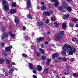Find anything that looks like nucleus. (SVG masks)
<instances>
[{"instance_id": "obj_1", "label": "nucleus", "mask_w": 78, "mask_h": 78, "mask_svg": "<svg viewBox=\"0 0 78 78\" xmlns=\"http://www.w3.org/2000/svg\"><path fill=\"white\" fill-rule=\"evenodd\" d=\"M63 49L64 51H71L73 53H75L76 51V49L74 48H72L71 46L70 45H67V44H65L64 46Z\"/></svg>"}, {"instance_id": "obj_2", "label": "nucleus", "mask_w": 78, "mask_h": 78, "mask_svg": "<svg viewBox=\"0 0 78 78\" xmlns=\"http://www.w3.org/2000/svg\"><path fill=\"white\" fill-rule=\"evenodd\" d=\"M62 38V35H59V34L57 36H55V40L57 41H60Z\"/></svg>"}, {"instance_id": "obj_3", "label": "nucleus", "mask_w": 78, "mask_h": 78, "mask_svg": "<svg viewBox=\"0 0 78 78\" xmlns=\"http://www.w3.org/2000/svg\"><path fill=\"white\" fill-rule=\"evenodd\" d=\"M27 6L28 8H30L31 6V1L30 0H27Z\"/></svg>"}, {"instance_id": "obj_4", "label": "nucleus", "mask_w": 78, "mask_h": 78, "mask_svg": "<svg viewBox=\"0 0 78 78\" xmlns=\"http://www.w3.org/2000/svg\"><path fill=\"white\" fill-rule=\"evenodd\" d=\"M51 1L54 2H56L54 4V6L55 8H56L58 5H59V2H58V0H51Z\"/></svg>"}, {"instance_id": "obj_5", "label": "nucleus", "mask_w": 78, "mask_h": 78, "mask_svg": "<svg viewBox=\"0 0 78 78\" xmlns=\"http://www.w3.org/2000/svg\"><path fill=\"white\" fill-rule=\"evenodd\" d=\"M14 20L16 26H18L19 25V18H16L14 19Z\"/></svg>"}, {"instance_id": "obj_6", "label": "nucleus", "mask_w": 78, "mask_h": 78, "mask_svg": "<svg viewBox=\"0 0 78 78\" xmlns=\"http://www.w3.org/2000/svg\"><path fill=\"white\" fill-rule=\"evenodd\" d=\"M8 34L7 33H6L5 34L2 35V40H3L5 38L8 37Z\"/></svg>"}, {"instance_id": "obj_7", "label": "nucleus", "mask_w": 78, "mask_h": 78, "mask_svg": "<svg viewBox=\"0 0 78 78\" xmlns=\"http://www.w3.org/2000/svg\"><path fill=\"white\" fill-rule=\"evenodd\" d=\"M16 12L17 10L15 9H11L10 10V13L12 14H15V13H16Z\"/></svg>"}, {"instance_id": "obj_8", "label": "nucleus", "mask_w": 78, "mask_h": 78, "mask_svg": "<svg viewBox=\"0 0 78 78\" xmlns=\"http://www.w3.org/2000/svg\"><path fill=\"white\" fill-rule=\"evenodd\" d=\"M11 48H12V46H11L9 47H7L5 48V50L6 51H9L11 50Z\"/></svg>"}, {"instance_id": "obj_9", "label": "nucleus", "mask_w": 78, "mask_h": 78, "mask_svg": "<svg viewBox=\"0 0 78 78\" xmlns=\"http://www.w3.org/2000/svg\"><path fill=\"white\" fill-rule=\"evenodd\" d=\"M63 18L64 20H66L68 18H69L70 17V15H67L66 14L65 15L63 16Z\"/></svg>"}, {"instance_id": "obj_10", "label": "nucleus", "mask_w": 78, "mask_h": 78, "mask_svg": "<svg viewBox=\"0 0 78 78\" xmlns=\"http://www.w3.org/2000/svg\"><path fill=\"white\" fill-rule=\"evenodd\" d=\"M30 69H35V67L34 66H33V64L31 63H30L29 64Z\"/></svg>"}, {"instance_id": "obj_11", "label": "nucleus", "mask_w": 78, "mask_h": 78, "mask_svg": "<svg viewBox=\"0 0 78 78\" xmlns=\"http://www.w3.org/2000/svg\"><path fill=\"white\" fill-rule=\"evenodd\" d=\"M59 54L56 53L55 54H53L52 55V58H56V57H58V56H59Z\"/></svg>"}, {"instance_id": "obj_12", "label": "nucleus", "mask_w": 78, "mask_h": 78, "mask_svg": "<svg viewBox=\"0 0 78 78\" xmlns=\"http://www.w3.org/2000/svg\"><path fill=\"white\" fill-rule=\"evenodd\" d=\"M37 70H38V71H41L42 70V68L41 66H37Z\"/></svg>"}, {"instance_id": "obj_13", "label": "nucleus", "mask_w": 78, "mask_h": 78, "mask_svg": "<svg viewBox=\"0 0 78 78\" xmlns=\"http://www.w3.org/2000/svg\"><path fill=\"white\" fill-rule=\"evenodd\" d=\"M14 67L13 68H12L11 69H9V73H10L11 74V73H12L13 72V71H14Z\"/></svg>"}, {"instance_id": "obj_14", "label": "nucleus", "mask_w": 78, "mask_h": 78, "mask_svg": "<svg viewBox=\"0 0 78 78\" xmlns=\"http://www.w3.org/2000/svg\"><path fill=\"white\" fill-rule=\"evenodd\" d=\"M67 27V24L65 23H62V28L63 29H66Z\"/></svg>"}, {"instance_id": "obj_15", "label": "nucleus", "mask_w": 78, "mask_h": 78, "mask_svg": "<svg viewBox=\"0 0 78 78\" xmlns=\"http://www.w3.org/2000/svg\"><path fill=\"white\" fill-rule=\"evenodd\" d=\"M38 26L41 27V26H42L43 25V23L42 22H39L37 23Z\"/></svg>"}, {"instance_id": "obj_16", "label": "nucleus", "mask_w": 78, "mask_h": 78, "mask_svg": "<svg viewBox=\"0 0 78 78\" xmlns=\"http://www.w3.org/2000/svg\"><path fill=\"white\" fill-rule=\"evenodd\" d=\"M4 8L5 10L6 11V10H8L9 9V7L8 6L4 5Z\"/></svg>"}, {"instance_id": "obj_17", "label": "nucleus", "mask_w": 78, "mask_h": 78, "mask_svg": "<svg viewBox=\"0 0 78 78\" xmlns=\"http://www.w3.org/2000/svg\"><path fill=\"white\" fill-rule=\"evenodd\" d=\"M4 60V61H5V62H7V64H9L10 61L9 60H8V58H5Z\"/></svg>"}, {"instance_id": "obj_18", "label": "nucleus", "mask_w": 78, "mask_h": 78, "mask_svg": "<svg viewBox=\"0 0 78 78\" xmlns=\"http://www.w3.org/2000/svg\"><path fill=\"white\" fill-rule=\"evenodd\" d=\"M44 40V38L42 37H41L37 39V41H43Z\"/></svg>"}, {"instance_id": "obj_19", "label": "nucleus", "mask_w": 78, "mask_h": 78, "mask_svg": "<svg viewBox=\"0 0 78 78\" xmlns=\"http://www.w3.org/2000/svg\"><path fill=\"white\" fill-rule=\"evenodd\" d=\"M39 50L40 52H41V53H44L45 52V51L42 48H40L39 49Z\"/></svg>"}, {"instance_id": "obj_20", "label": "nucleus", "mask_w": 78, "mask_h": 78, "mask_svg": "<svg viewBox=\"0 0 78 78\" xmlns=\"http://www.w3.org/2000/svg\"><path fill=\"white\" fill-rule=\"evenodd\" d=\"M16 6H17V4L16 3L13 2L12 3V7H16Z\"/></svg>"}, {"instance_id": "obj_21", "label": "nucleus", "mask_w": 78, "mask_h": 78, "mask_svg": "<svg viewBox=\"0 0 78 78\" xmlns=\"http://www.w3.org/2000/svg\"><path fill=\"white\" fill-rule=\"evenodd\" d=\"M4 60L3 58H1L0 59V63L2 64L4 62Z\"/></svg>"}, {"instance_id": "obj_22", "label": "nucleus", "mask_w": 78, "mask_h": 78, "mask_svg": "<svg viewBox=\"0 0 78 78\" xmlns=\"http://www.w3.org/2000/svg\"><path fill=\"white\" fill-rule=\"evenodd\" d=\"M67 10H68L69 12H70V11H72V8H71L70 7H67Z\"/></svg>"}, {"instance_id": "obj_23", "label": "nucleus", "mask_w": 78, "mask_h": 78, "mask_svg": "<svg viewBox=\"0 0 78 78\" xmlns=\"http://www.w3.org/2000/svg\"><path fill=\"white\" fill-rule=\"evenodd\" d=\"M63 6L64 8H67V5L66 3L65 2H64L63 3Z\"/></svg>"}, {"instance_id": "obj_24", "label": "nucleus", "mask_w": 78, "mask_h": 78, "mask_svg": "<svg viewBox=\"0 0 78 78\" xmlns=\"http://www.w3.org/2000/svg\"><path fill=\"white\" fill-rule=\"evenodd\" d=\"M72 20L73 22H78V20L76 18H73L72 19Z\"/></svg>"}, {"instance_id": "obj_25", "label": "nucleus", "mask_w": 78, "mask_h": 78, "mask_svg": "<svg viewBox=\"0 0 78 78\" xmlns=\"http://www.w3.org/2000/svg\"><path fill=\"white\" fill-rule=\"evenodd\" d=\"M2 3L3 5H5L6 4V3H7V2L6 0H2Z\"/></svg>"}, {"instance_id": "obj_26", "label": "nucleus", "mask_w": 78, "mask_h": 78, "mask_svg": "<svg viewBox=\"0 0 78 78\" xmlns=\"http://www.w3.org/2000/svg\"><path fill=\"white\" fill-rule=\"evenodd\" d=\"M41 9L43 10H45L46 9V7H45V6L43 5L42 6Z\"/></svg>"}, {"instance_id": "obj_27", "label": "nucleus", "mask_w": 78, "mask_h": 78, "mask_svg": "<svg viewBox=\"0 0 78 78\" xmlns=\"http://www.w3.org/2000/svg\"><path fill=\"white\" fill-rule=\"evenodd\" d=\"M27 17L28 19H31L32 18L30 14L27 15Z\"/></svg>"}, {"instance_id": "obj_28", "label": "nucleus", "mask_w": 78, "mask_h": 78, "mask_svg": "<svg viewBox=\"0 0 78 78\" xmlns=\"http://www.w3.org/2000/svg\"><path fill=\"white\" fill-rule=\"evenodd\" d=\"M54 24L55 25V27H59V25H58V23H55Z\"/></svg>"}, {"instance_id": "obj_29", "label": "nucleus", "mask_w": 78, "mask_h": 78, "mask_svg": "<svg viewBox=\"0 0 78 78\" xmlns=\"http://www.w3.org/2000/svg\"><path fill=\"white\" fill-rule=\"evenodd\" d=\"M64 32L63 31H61L60 32V34L59 35L60 36H62V35H64Z\"/></svg>"}, {"instance_id": "obj_30", "label": "nucleus", "mask_w": 78, "mask_h": 78, "mask_svg": "<svg viewBox=\"0 0 78 78\" xmlns=\"http://www.w3.org/2000/svg\"><path fill=\"white\" fill-rule=\"evenodd\" d=\"M51 20L52 21H55L56 20V19L54 17H52L51 18Z\"/></svg>"}, {"instance_id": "obj_31", "label": "nucleus", "mask_w": 78, "mask_h": 78, "mask_svg": "<svg viewBox=\"0 0 78 78\" xmlns=\"http://www.w3.org/2000/svg\"><path fill=\"white\" fill-rule=\"evenodd\" d=\"M73 52L72 51H69V52H68V54H69V55H73Z\"/></svg>"}, {"instance_id": "obj_32", "label": "nucleus", "mask_w": 78, "mask_h": 78, "mask_svg": "<svg viewBox=\"0 0 78 78\" xmlns=\"http://www.w3.org/2000/svg\"><path fill=\"white\" fill-rule=\"evenodd\" d=\"M69 71H67L65 72L64 73V75H69Z\"/></svg>"}, {"instance_id": "obj_33", "label": "nucleus", "mask_w": 78, "mask_h": 78, "mask_svg": "<svg viewBox=\"0 0 78 78\" xmlns=\"http://www.w3.org/2000/svg\"><path fill=\"white\" fill-rule=\"evenodd\" d=\"M62 54L63 55H66V53L64 51H62Z\"/></svg>"}, {"instance_id": "obj_34", "label": "nucleus", "mask_w": 78, "mask_h": 78, "mask_svg": "<svg viewBox=\"0 0 78 78\" xmlns=\"http://www.w3.org/2000/svg\"><path fill=\"white\" fill-rule=\"evenodd\" d=\"M73 76H75V77H76V76H78V74L74 73Z\"/></svg>"}, {"instance_id": "obj_35", "label": "nucleus", "mask_w": 78, "mask_h": 78, "mask_svg": "<svg viewBox=\"0 0 78 78\" xmlns=\"http://www.w3.org/2000/svg\"><path fill=\"white\" fill-rule=\"evenodd\" d=\"M22 56L24 57L25 58H27V55L26 54H22Z\"/></svg>"}, {"instance_id": "obj_36", "label": "nucleus", "mask_w": 78, "mask_h": 78, "mask_svg": "<svg viewBox=\"0 0 78 78\" xmlns=\"http://www.w3.org/2000/svg\"><path fill=\"white\" fill-rule=\"evenodd\" d=\"M48 69H45L44 71V73H48Z\"/></svg>"}, {"instance_id": "obj_37", "label": "nucleus", "mask_w": 78, "mask_h": 78, "mask_svg": "<svg viewBox=\"0 0 78 78\" xmlns=\"http://www.w3.org/2000/svg\"><path fill=\"white\" fill-rule=\"evenodd\" d=\"M24 38L25 39H26V40H28V36H26L25 37H24Z\"/></svg>"}, {"instance_id": "obj_38", "label": "nucleus", "mask_w": 78, "mask_h": 78, "mask_svg": "<svg viewBox=\"0 0 78 78\" xmlns=\"http://www.w3.org/2000/svg\"><path fill=\"white\" fill-rule=\"evenodd\" d=\"M46 58L44 56H42V59L43 60H45Z\"/></svg>"}, {"instance_id": "obj_39", "label": "nucleus", "mask_w": 78, "mask_h": 78, "mask_svg": "<svg viewBox=\"0 0 78 78\" xmlns=\"http://www.w3.org/2000/svg\"><path fill=\"white\" fill-rule=\"evenodd\" d=\"M50 14L49 12H46V16H50Z\"/></svg>"}, {"instance_id": "obj_40", "label": "nucleus", "mask_w": 78, "mask_h": 78, "mask_svg": "<svg viewBox=\"0 0 78 78\" xmlns=\"http://www.w3.org/2000/svg\"><path fill=\"white\" fill-rule=\"evenodd\" d=\"M36 55H37L38 56H40L41 55H40V53H38V52H37Z\"/></svg>"}, {"instance_id": "obj_41", "label": "nucleus", "mask_w": 78, "mask_h": 78, "mask_svg": "<svg viewBox=\"0 0 78 78\" xmlns=\"http://www.w3.org/2000/svg\"><path fill=\"white\" fill-rule=\"evenodd\" d=\"M51 61V59H48L47 60V62H50Z\"/></svg>"}, {"instance_id": "obj_42", "label": "nucleus", "mask_w": 78, "mask_h": 78, "mask_svg": "<svg viewBox=\"0 0 78 78\" xmlns=\"http://www.w3.org/2000/svg\"><path fill=\"white\" fill-rule=\"evenodd\" d=\"M50 22V21L48 20H46V22L47 23H48Z\"/></svg>"}, {"instance_id": "obj_43", "label": "nucleus", "mask_w": 78, "mask_h": 78, "mask_svg": "<svg viewBox=\"0 0 78 78\" xmlns=\"http://www.w3.org/2000/svg\"><path fill=\"white\" fill-rule=\"evenodd\" d=\"M58 9H59V10H62V9H63L62 7V6L59 7L58 8Z\"/></svg>"}, {"instance_id": "obj_44", "label": "nucleus", "mask_w": 78, "mask_h": 78, "mask_svg": "<svg viewBox=\"0 0 78 78\" xmlns=\"http://www.w3.org/2000/svg\"><path fill=\"white\" fill-rule=\"evenodd\" d=\"M5 75L6 76H8L9 75L8 73L7 72H5Z\"/></svg>"}, {"instance_id": "obj_45", "label": "nucleus", "mask_w": 78, "mask_h": 78, "mask_svg": "<svg viewBox=\"0 0 78 78\" xmlns=\"http://www.w3.org/2000/svg\"><path fill=\"white\" fill-rule=\"evenodd\" d=\"M74 60H75V59H74V58H72L70 59V61H74Z\"/></svg>"}, {"instance_id": "obj_46", "label": "nucleus", "mask_w": 78, "mask_h": 78, "mask_svg": "<svg viewBox=\"0 0 78 78\" xmlns=\"http://www.w3.org/2000/svg\"><path fill=\"white\" fill-rule=\"evenodd\" d=\"M10 36H11L12 37H15V35L13 34H12Z\"/></svg>"}, {"instance_id": "obj_47", "label": "nucleus", "mask_w": 78, "mask_h": 78, "mask_svg": "<svg viewBox=\"0 0 78 78\" xmlns=\"http://www.w3.org/2000/svg\"><path fill=\"white\" fill-rule=\"evenodd\" d=\"M72 40L73 41V42H75V41H76V39L73 38Z\"/></svg>"}, {"instance_id": "obj_48", "label": "nucleus", "mask_w": 78, "mask_h": 78, "mask_svg": "<svg viewBox=\"0 0 78 78\" xmlns=\"http://www.w3.org/2000/svg\"><path fill=\"white\" fill-rule=\"evenodd\" d=\"M5 45V43H1V46H3Z\"/></svg>"}, {"instance_id": "obj_49", "label": "nucleus", "mask_w": 78, "mask_h": 78, "mask_svg": "<svg viewBox=\"0 0 78 78\" xmlns=\"http://www.w3.org/2000/svg\"><path fill=\"white\" fill-rule=\"evenodd\" d=\"M5 30H6V29H5V28H3L2 30V31L3 32L5 31Z\"/></svg>"}, {"instance_id": "obj_50", "label": "nucleus", "mask_w": 78, "mask_h": 78, "mask_svg": "<svg viewBox=\"0 0 78 78\" xmlns=\"http://www.w3.org/2000/svg\"><path fill=\"white\" fill-rule=\"evenodd\" d=\"M69 25H70V27H73V24H72V23H70L69 24Z\"/></svg>"}, {"instance_id": "obj_51", "label": "nucleus", "mask_w": 78, "mask_h": 78, "mask_svg": "<svg viewBox=\"0 0 78 78\" xmlns=\"http://www.w3.org/2000/svg\"><path fill=\"white\" fill-rule=\"evenodd\" d=\"M12 32H11V31H9V35H11L12 34Z\"/></svg>"}, {"instance_id": "obj_52", "label": "nucleus", "mask_w": 78, "mask_h": 78, "mask_svg": "<svg viewBox=\"0 0 78 78\" xmlns=\"http://www.w3.org/2000/svg\"><path fill=\"white\" fill-rule=\"evenodd\" d=\"M43 14L44 16H46V12H43Z\"/></svg>"}, {"instance_id": "obj_53", "label": "nucleus", "mask_w": 78, "mask_h": 78, "mask_svg": "<svg viewBox=\"0 0 78 78\" xmlns=\"http://www.w3.org/2000/svg\"><path fill=\"white\" fill-rule=\"evenodd\" d=\"M49 64H50V63L49 62H47L46 63V65H47V66H48Z\"/></svg>"}, {"instance_id": "obj_54", "label": "nucleus", "mask_w": 78, "mask_h": 78, "mask_svg": "<svg viewBox=\"0 0 78 78\" xmlns=\"http://www.w3.org/2000/svg\"><path fill=\"white\" fill-rule=\"evenodd\" d=\"M63 60H64V61H67V58L65 57H64L63 58Z\"/></svg>"}, {"instance_id": "obj_55", "label": "nucleus", "mask_w": 78, "mask_h": 78, "mask_svg": "<svg viewBox=\"0 0 78 78\" xmlns=\"http://www.w3.org/2000/svg\"><path fill=\"white\" fill-rule=\"evenodd\" d=\"M33 78H37V77L36 76V75H33Z\"/></svg>"}, {"instance_id": "obj_56", "label": "nucleus", "mask_w": 78, "mask_h": 78, "mask_svg": "<svg viewBox=\"0 0 78 78\" xmlns=\"http://www.w3.org/2000/svg\"><path fill=\"white\" fill-rule=\"evenodd\" d=\"M25 29H26V28L25 27L23 26V30L24 31V30H25Z\"/></svg>"}, {"instance_id": "obj_57", "label": "nucleus", "mask_w": 78, "mask_h": 78, "mask_svg": "<svg viewBox=\"0 0 78 78\" xmlns=\"http://www.w3.org/2000/svg\"><path fill=\"white\" fill-rule=\"evenodd\" d=\"M51 4H49L48 5V7L50 8H51Z\"/></svg>"}, {"instance_id": "obj_58", "label": "nucleus", "mask_w": 78, "mask_h": 78, "mask_svg": "<svg viewBox=\"0 0 78 78\" xmlns=\"http://www.w3.org/2000/svg\"><path fill=\"white\" fill-rule=\"evenodd\" d=\"M33 72L34 73H36V71L35 70H34L33 71Z\"/></svg>"}, {"instance_id": "obj_59", "label": "nucleus", "mask_w": 78, "mask_h": 78, "mask_svg": "<svg viewBox=\"0 0 78 78\" xmlns=\"http://www.w3.org/2000/svg\"><path fill=\"white\" fill-rule=\"evenodd\" d=\"M61 59V57L57 58V59Z\"/></svg>"}, {"instance_id": "obj_60", "label": "nucleus", "mask_w": 78, "mask_h": 78, "mask_svg": "<svg viewBox=\"0 0 78 78\" xmlns=\"http://www.w3.org/2000/svg\"><path fill=\"white\" fill-rule=\"evenodd\" d=\"M48 44V43L47 41H46L45 42V44H46V45Z\"/></svg>"}, {"instance_id": "obj_61", "label": "nucleus", "mask_w": 78, "mask_h": 78, "mask_svg": "<svg viewBox=\"0 0 78 78\" xmlns=\"http://www.w3.org/2000/svg\"><path fill=\"white\" fill-rule=\"evenodd\" d=\"M12 65H14V66L15 65H16V64L15 63H14V62L12 63Z\"/></svg>"}, {"instance_id": "obj_62", "label": "nucleus", "mask_w": 78, "mask_h": 78, "mask_svg": "<svg viewBox=\"0 0 78 78\" xmlns=\"http://www.w3.org/2000/svg\"><path fill=\"white\" fill-rule=\"evenodd\" d=\"M76 27H78V24H76L75 25Z\"/></svg>"}, {"instance_id": "obj_63", "label": "nucleus", "mask_w": 78, "mask_h": 78, "mask_svg": "<svg viewBox=\"0 0 78 78\" xmlns=\"http://www.w3.org/2000/svg\"><path fill=\"white\" fill-rule=\"evenodd\" d=\"M54 67V66L53 65H51L50 66L51 67Z\"/></svg>"}, {"instance_id": "obj_64", "label": "nucleus", "mask_w": 78, "mask_h": 78, "mask_svg": "<svg viewBox=\"0 0 78 78\" xmlns=\"http://www.w3.org/2000/svg\"><path fill=\"white\" fill-rule=\"evenodd\" d=\"M53 73H54V74H56V71H53Z\"/></svg>"}]
</instances>
